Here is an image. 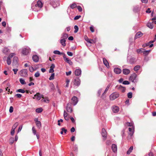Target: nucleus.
I'll return each instance as SVG.
<instances>
[{
  "label": "nucleus",
  "instance_id": "nucleus-23",
  "mask_svg": "<svg viewBox=\"0 0 156 156\" xmlns=\"http://www.w3.org/2000/svg\"><path fill=\"white\" fill-rule=\"evenodd\" d=\"M103 62L104 65L107 67L109 68V64L107 60L105 58H103Z\"/></svg>",
  "mask_w": 156,
  "mask_h": 156
},
{
  "label": "nucleus",
  "instance_id": "nucleus-17",
  "mask_svg": "<svg viewBox=\"0 0 156 156\" xmlns=\"http://www.w3.org/2000/svg\"><path fill=\"white\" fill-rule=\"evenodd\" d=\"M111 86V84H109L108 85L104 93L102 94V95L101 98H102V99H104L105 98V97L104 96V94H105L106 93L108 90L109 89V87H110Z\"/></svg>",
  "mask_w": 156,
  "mask_h": 156
},
{
  "label": "nucleus",
  "instance_id": "nucleus-35",
  "mask_svg": "<svg viewBox=\"0 0 156 156\" xmlns=\"http://www.w3.org/2000/svg\"><path fill=\"white\" fill-rule=\"evenodd\" d=\"M150 50H147V51H143V54L145 56L147 55L149 53Z\"/></svg>",
  "mask_w": 156,
  "mask_h": 156
},
{
  "label": "nucleus",
  "instance_id": "nucleus-58",
  "mask_svg": "<svg viewBox=\"0 0 156 156\" xmlns=\"http://www.w3.org/2000/svg\"><path fill=\"white\" fill-rule=\"evenodd\" d=\"M71 73L72 72L71 71H69L68 72H66V74L67 76H68L71 75Z\"/></svg>",
  "mask_w": 156,
  "mask_h": 156
},
{
  "label": "nucleus",
  "instance_id": "nucleus-49",
  "mask_svg": "<svg viewBox=\"0 0 156 156\" xmlns=\"http://www.w3.org/2000/svg\"><path fill=\"white\" fill-rule=\"evenodd\" d=\"M101 91H102L101 89H100L99 90H98V96H99L100 95Z\"/></svg>",
  "mask_w": 156,
  "mask_h": 156
},
{
  "label": "nucleus",
  "instance_id": "nucleus-7",
  "mask_svg": "<svg viewBox=\"0 0 156 156\" xmlns=\"http://www.w3.org/2000/svg\"><path fill=\"white\" fill-rule=\"evenodd\" d=\"M41 98H44V95L41 94L39 93H37L34 95V97H33V99H36L37 100H40Z\"/></svg>",
  "mask_w": 156,
  "mask_h": 156
},
{
  "label": "nucleus",
  "instance_id": "nucleus-51",
  "mask_svg": "<svg viewBox=\"0 0 156 156\" xmlns=\"http://www.w3.org/2000/svg\"><path fill=\"white\" fill-rule=\"evenodd\" d=\"M77 8L79 12H81L82 11V9L81 7L80 6H78L77 7Z\"/></svg>",
  "mask_w": 156,
  "mask_h": 156
},
{
  "label": "nucleus",
  "instance_id": "nucleus-50",
  "mask_svg": "<svg viewBox=\"0 0 156 156\" xmlns=\"http://www.w3.org/2000/svg\"><path fill=\"white\" fill-rule=\"evenodd\" d=\"M94 41L92 39H89L88 41H87V42L90 43V45H91V44L93 42H94Z\"/></svg>",
  "mask_w": 156,
  "mask_h": 156
},
{
  "label": "nucleus",
  "instance_id": "nucleus-39",
  "mask_svg": "<svg viewBox=\"0 0 156 156\" xmlns=\"http://www.w3.org/2000/svg\"><path fill=\"white\" fill-rule=\"evenodd\" d=\"M55 76V74L54 73H52L51 74V76L49 78V80H53L54 79V77Z\"/></svg>",
  "mask_w": 156,
  "mask_h": 156
},
{
  "label": "nucleus",
  "instance_id": "nucleus-28",
  "mask_svg": "<svg viewBox=\"0 0 156 156\" xmlns=\"http://www.w3.org/2000/svg\"><path fill=\"white\" fill-rule=\"evenodd\" d=\"M18 60V58L17 57H14L13 59V63L16 64L17 63Z\"/></svg>",
  "mask_w": 156,
  "mask_h": 156
},
{
  "label": "nucleus",
  "instance_id": "nucleus-11",
  "mask_svg": "<svg viewBox=\"0 0 156 156\" xmlns=\"http://www.w3.org/2000/svg\"><path fill=\"white\" fill-rule=\"evenodd\" d=\"M112 112L115 113L118 112L119 111V108L118 106L116 105H113L112 107Z\"/></svg>",
  "mask_w": 156,
  "mask_h": 156
},
{
  "label": "nucleus",
  "instance_id": "nucleus-4",
  "mask_svg": "<svg viewBox=\"0 0 156 156\" xmlns=\"http://www.w3.org/2000/svg\"><path fill=\"white\" fill-rule=\"evenodd\" d=\"M15 53H11L8 56L7 60V63L8 65L11 64L12 62V58L15 55Z\"/></svg>",
  "mask_w": 156,
  "mask_h": 156
},
{
  "label": "nucleus",
  "instance_id": "nucleus-18",
  "mask_svg": "<svg viewBox=\"0 0 156 156\" xmlns=\"http://www.w3.org/2000/svg\"><path fill=\"white\" fill-rule=\"evenodd\" d=\"M114 72L116 74H120L122 72V70L119 68H115L114 69Z\"/></svg>",
  "mask_w": 156,
  "mask_h": 156
},
{
  "label": "nucleus",
  "instance_id": "nucleus-19",
  "mask_svg": "<svg viewBox=\"0 0 156 156\" xmlns=\"http://www.w3.org/2000/svg\"><path fill=\"white\" fill-rule=\"evenodd\" d=\"M143 35V34L141 32H138L135 35L134 38L135 39H136L142 36Z\"/></svg>",
  "mask_w": 156,
  "mask_h": 156
},
{
  "label": "nucleus",
  "instance_id": "nucleus-2",
  "mask_svg": "<svg viewBox=\"0 0 156 156\" xmlns=\"http://www.w3.org/2000/svg\"><path fill=\"white\" fill-rule=\"evenodd\" d=\"M119 96V93L115 92L109 96L110 99L111 101H113L117 98Z\"/></svg>",
  "mask_w": 156,
  "mask_h": 156
},
{
  "label": "nucleus",
  "instance_id": "nucleus-63",
  "mask_svg": "<svg viewBox=\"0 0 156 156\" xmlns=\"http://www.w3.org/2000/svg\"><path fill=\"white\" fill-rule=\"evenodd\" d=\"M138 7H135L133 9V11L135 12H137L138 10Z\"/></svg>",
  "mask_w": 156,
  "mask_h": 156
},
{
  "label": "nucleus",
  "instance_id": "nucleus-61",
  "mask_svg": "<svg viewBox=\"0 0 156 156\" xmlns=\"http://www.w3.org/2000/svg\"><path fill=\"white\" fill-rule=\"evenodd\" d=\"M55 67V65L54 64H52L51 65V66L50 67V69H53Z\"/></svg>",
  "mask_w": 156,
  "mask_h": 156
},
{
  "label": "nucleus",
  "instance_id": "nucleus-5",
  "mask_svg": "<svg viewBox=\"0 0 156 156\" xmlns=\"http://www.w3.org/2000/svg\"><path fill=\"white\" fill-rule=\"evenodd\" d=\"M137 75L135 73H133L131 75L130 78L129 80L133 83H136L137 81V79H136Z\"/></svg>",
  "mask_w": 156,
  "mask_h": 156
},
{
  "label": "nucleus",
  "instance_id": "nucleus-55",
  "mask_svg": "<svg viewBox=\"0 0 156 156\" xmlns=\"http://www.w3.org/2000/svg\"><path fill=\"white\" fill-rule=\"evenodd\" d=\"M61 130H62L63 132H64L65 133H66L67 131V129H65L64 128H62L61 129Z\"/></svg>",
  "mask_w": 156,
  "mask_h": 156
},
{
  "label": "nucleus",
  "instance_id": "nucleus-37",
  "mask_svg": "<svg viewBox=\"0 0 156 156\" xmlns=\"http://www.w3.org/2000/svg\"><path fill=\"white\" fill-rule=\"evenodd\" d=\"M140 67L139 65H136L134 67V70L136 71H138L140 69Z\"/></svg>",
  "mask_w": 156,
  "mask_h": 156
},
{
  "label": "nucleus",
  "instance_id": "nucleus-41",
  "mask_svg": "<svg viewBox=\"0 0 156 156\" xmlns=\"http://www.w3.org/2000/svg\"><path fill=\"white\" fill-rule=\"evenodd\" d=\"M18 125V122H16L15 123L14 125L12 127V129H15L16 128L17 126Z\"/></svg>",
  "mask_w": 156,
  "mask_h": 156
},
{
  "label": "nucleus",
  "instance_id": "nucleus-64",
  "mask_svg": "<svg viewBox=\"0 0 156 156\" xmlns=\"http://www.w3.org/2000/svg\"><path fill=\"white\" fill-rule=\"evenodd\" d=\"M29 70L31 72H33L34 70L33 68L32 67H30L29 68Z\"/></svg>",
  "mask_w": 156,
  "mask_h": 156
},
{
  "label": "nucleus",
  "instance_id": "nucleus-60",
  "mask_svg": "<svg viewBox=\"0 0 156 156\" xmlns=\"http://www.w3.org/2000/svg\"><path fill=\"white\" fill-rule=\"evenodd\" d=\"M15 96L18 98H20L22 97V95L19 94H16Z\"/></svg>",
  "mask_w": 156,
  "mask_h": 156
},
{
  "label": "nucleus",
  "instance_id": "nucleus-15",
  "mask_svg": "<svg viewBox=\"0 0 156 156\" xmlns=\"http://www.w3.org/2000/svg\"><path fill=\"white\" fill-rule=\"evenodd\" d=\"M72 103L74 105H75L78 102V99L75 96L73 97L71 99Z\"/></svg>",
  "mask_w": 156,
  "mask_h": 156
},
{
  "label": "nucleus",
  "instance_id": "nucleus-24",
  "mask_svg": "<svg viewBox=\"0 0 156 156\" xmlns=\"http://www.w3.org/2000/svg\"><path fill=\"white\" fill-rule=\"evenodd\" d=\"M112 151L114 152H115L117 151V145L115 144H113L112 145Z\"/></svg>",
  "mask_w": 156,
  "mask_h": 156
},
{
  "label": "nucleus",
  "instance_id": "nucleus-30",
  "mask_svg": "<svg viewBox=\"0 0 156 156\" xmlns=\"http://www.w3.org/2000/svg\"><path fill=\"white\" fill-rule=\"evenodd\" d=\"M54 54L57 55H61L63 54V53L60 52L59 51L55 50L53 51Z\"/></svg>",
  "mask_w": 156,
  "mask_h": 156
},
{
  "label": "nucleus",
  "instance_id": "nucleus-44",
  "mask_svg": "<svg viewBox=\"0 0 156 156\" xmlns=\"http://www.w3.org/2000/svg\"><path fill=\"white\" fill-rule=\"evenodd\" d=\"M32 131L33 132V133L34 135L36 134V131L34 127H33L32 128Z\"/></svg>",
  "mask_w": 156,
  "mask_h": 156
},
{
  "label": "nucleus",
  "instance_id": "nucleus-48",
  "mask_svg": "<svg viewBox=\"0 0 156 156\" xmlns=\"http://www.w3.org/2000/svg\"><path fill=\"white\" fill-rule=\"evenodd\" d=\"M149 43H145V44H143L142 45V47L143 48H145V47L149 46Z\"/></svg>",
  "mask_w": 156,
  "mask_h": 156
},
{
  "label": "nucleus",
  "instance_id": "nucleus-43",
  "mask_svg": "<svg viewBox=\"0 0 156 156\" xmlns=\"http://www.w3.org/2000/svg\"><path fill=\"white\" fill-rule=\"evenodd\" d=\"M77 6L76 4L75 3H73L70 5V7L71 9H73L76 8Z\"/></svg>",
  "mask_w": 156,
  "mask_h": 156
},
{
  "label": "nucleus",
  "instance_id": "nucleus-6",
  "mask_svg": "<svg viewBox=\"0 0 156 156\" xmlns=\"http://www.w3.org/2000/svg\"><path fill=\"white\" fill-rule=\"evenodd\" d=\"M136 62V58L134 57H128L127 58V62L130 64H133Z\"/></svg>",
  "mask_w": 156,
  "mask_h": 156
},
{
  "label": "nucleus",
  "instance_id": "nucleus-10",
  "mask_svg": "<svg viewBox=\"0 0 156 156\" xmlns=\"http://www.w3.org/2000/svg\"><path fill=\"white\" fill-rule=\"evenodd\" d=\"M34 121L35 122L36 125L37 127L40 129L41 128V122L40 121H38V118H35L34 119Z\"/></svg>",
  "mask_w": 156,
  "mask_h": 156
},
{
  "label": "nucleus",
  "instance_id": "nucleus-21",
  "mask_svg": "<svg viewBox=\"0 0 156 156\" xmlns=\"http://www.w3.org/2000/svg\"><path fill=\"white\" fill-rule=\"evenodd\" d=\"M66 109L68 112L71 113L73 111V110L71 108V106L69 104H68L67 106L66 107Z\"/></svg>",
  "mask_w": 156,
  "mask_h": 156
},
{
  "label": "nucleus",
  "instance_id": "nucleus-59",
  "mask_svg": "<svg viewBox=\"0 0 156 156\" xmlns=\"http://www.w3.org/2000/svg\"><path fill=\"white\" fill-rule=\"evenodd\" d=\"M68 113L66 112V111H64V115H63L64 117H65V116H66V117L68 116Z\"/></svg>",
  "mask_w": 156,
  "mask_h": 156
},
{
  "label": "nucleus",
  "instance_id": "nucleus-14",
  "mask_svg": "<svg viewBox=\"0 0 156 156\" xmlns=\"http://www.w3.org/2000/svg\"><path fill=\"white\" fill-rule=\"evenodd\" d=\"M116 87L117 88L122 92H124L125 91L126 88L125 87H122L121 85H117L116 86Z\"/></svg>",
  "mask_w": 156,
  "mask_h": 156
},
{
  "label": "nucleus",
  "instance_id": "nucleus-27",
  "mask_svg": "<svg viewBox=\"0 0 156 156\" xmlns=\"http://www.w3.org/2000/svg\"><path fill=\"white\" fill-rule=\"evenodd\" d=\"M65 61L70 65H72L73 64V62L72 61L68 58H66Z\"/></svg>",
  "mask_w": 156,
  "mask_h": 156
},
{
  "label": "nucleus",
  "instance_id": "nucleus-52",
  "mask_svg": "<svg viewBox=\"0 0 156 156\" xmlns=\"http://www.w3.org/2000/svg\"><path fill=\"white\" fill-rule=\"evenodd\" d=\"M13 108L12 106H10L9 109V112L10 113H12L13 112Z\"/></svg>",
  "mask_w": 156,
  "mask_h": 156
},
{
  "label": "nucleus",
  "instance_id": "nucleus-16",
  "mask_svg": "<svg viewBox=\"0 0 156 156\" xmlns=\"http://www.w3.org/2000/svg\"><path fill=\"white\" fill-rule=\"evenodd\" d=\"M75 74L76 76H79L81 74V70L80 69H76L75 71Z\"/></svg>",
  "mask_w": 156,
  "mask_h": 156
},
{
  "label": "nucleus",
  "instance_id": "nucleus-46",
  "mask_svg": "<svg viewBox=\"0 0 156 156\" xmlns=\"http://www.w3.org/2000/svg\"><path fill=\"white\" fill-rule=\"evenodd\" d=\"M122 84L124 85H128L129 84V82L128 81L125 80L123 81Z\"/></svg>",
  "mask_w": 156,
  "mask_h": 156
},
{
  "label": "nucleus",
  "instance_id": "nucleus-1",
  "mask_svg": "<svg viewBox=\"0 0 156 156\" xmlns=\"http://www.w3.org/2000/svg\"><path fill=\"white\" fill-rule=\"evenodd\" d=\"M43 6L42 2L40 1H38L36 4L32 3L31 9L35 11H37Z\"/></svg>",
  "mask_w": 156,
  "mask_h": 156
},
{
  "label": "nucleus",
  "instance_id": "nucleus-3",
  "mask_svg": "<svg viewBox=\"0 0 156 156\" xmlns=\"http://www.w3.org/2000/svg\"><path fill=\"white\" fill-rule=\"evenodd\" d=\"M30 52V49L28 47L26 46L22 49V53L24 55H27Z\"/></svg>",
  "mask_w": 156,
  "mask_h": 156
},
{
  "label": "nucleus",
  "instance_id": "nucleus-40",
  "mask_svg": "<svg viewBox=\"0 0 156 156\" xmlns=\"http://www.w3.org/2000/svg\"><path fill=\"white\" fill-rule=\"evenodd\" d=\"M16 92H19L24 93L25 92V91L22 89H19L17 90Z\"/></svg>",
  "mask_w": 156,
  "mask_h": 156
},
{
  "label": "nucleus",
  "instance_id": "nucleus-33",
  "mask_svg": "<svg viewBox=\"0 0 156 156\" xmlns=\"http://www.w3.org/2000/svg\"><path fill=\"white\" fill-rule=\"evenodd\" d=\"M133 146H131L129 148V150L127 152V154H129L130 153L132 152V150L133 149Z\"/></svg>",
  "mask_w": 156,
  "mask_h": 156
},
{
  "label": "nucleus",
  "instance_id": "nucleus-54",
  "mask_svg": "<svg viewBox=\"0 0 156 156\" xmlns=\"http://www.w3.org/2000/svg\"><path fill=\"white\" fill-rule=\"evenodd\" d=\"M81 17V16L79 15V16H76L74 18V20H78V19H79L80 17Z\"/></svg>",
  "mask_w": 156,
  "mask_h": 156
},
{
  "label": "nucleus",
  "instance_id": "nucleus-34",
  "mask_svg": "<svg viewBox=\"0 0 156 156\" xmlns=\"http://www.w3.org/2000/svg\"><path fill=\"white\" fill-rule=\"evenodd\" d=\"M20 81L22 85L25 84L26 83L24 80L22 78L20 79Z\"/></svg>",
  "mask_w": 156,
  "mask_h": 156
},
{
  "label": "nucleus",
  "instance_id": "nucleus-47",
  "mask_svg": "<svg viewBox=\"0 0 156 156\" xmlns=\"http://www.w3.org/2000/svg\"><path fill=\"white\" fill-rule=\"evenodd\" d=\"M66 87H67L69 86V80L68 79L66 80Z\"/></svg>",
  "mask_w": 156,
  "mask_h": 156
},
{
  "label": "nucleus",
  "instance_id": "nucleus-8",
  "mask_svg": "<svg viewBox=\"0 0 156 156\" xmlns=\"http://www.w3.org/2000/svg\"><path fill=\"white\" fill-rule=\"evenodd\" d=\"M134 126H133L132 127L129 128V133L128 138L130 139L131 137L133 135L134 132Z\"/></svg>",
  "mask_w": 156,
  "mask_h": 156
},
{
  "label": "nucleus",
  "instance_id": "nucleus-26",
  "mask_svg": "<svg viewBox=\"0 0 156 156\" xmlns=\"http://www.w3.org/2000/svg\"><path fill=\"white\" fill-rule=\"evenodd\" d=\"M65 42L66 40L65 39H62L60 41V43L63 46H65L66 45Z\"/></svg>",
  "mask_w": 156,
  "mask_h": 156
},
{
  "label": "nucleus",
  "instance_id": "nucleus-36",
  "mask_svg": "<svg viewBox=\"0 0 156 156\" xmlns=\"http://www.w3.org/2000/svg\"><path fill=\"white\" fill-rule=\"evenodd\" d=\"M68 35L67 34L64 33L63 34L62 38H63V39H66L68 37Z\"/></svg>",
  "mask_w": 156,
  "mask_h": 156
},
{
  "label": "nucleus",
  "instance_id": "nucleus-12",
  "mask_svg": "<svg viewBox=\"0 0 156 156\" xmlns=\"http://www.w3.org/2000/svg\"><path fill=\"white\" fill-rule=\"evenodd\" d=\"M101 134L102 136L105 138L104 140H105L107 137V133L105 129L104 128L102 129Z\"/></svg>",
  "mask_w": 156,
  "mask_h": 156
},
{
  "label": "nucleus",
  "instance_id": "nucleus-32",
  "mask_svg": "<svg viewBox=\"0 0 156 156\" xmlns=\"http://www.w3.org/2000/svg\"><path fill=\"white\" fill-rule=\"evenodd\" d=\"M144 50L143 48L138 49L136 50V52L138 54H141L143 52V50Z\"/></svg>",
  "mask_w": 156,
  "mask_h": 156
},
{
  "label": "nucleus",
  "instance_id": "nucleus-53",
  "mask_svg": "<svg viewBox=\"0 0 156 156\" xmlns=\"http://www.w3.org/2000/svg\"><path fill=\"white\" fill-rule=\"evenodd\" d=\"M15 133V129H13L12 128L11 131V134L12 135H13Z\"/></svg>",
  "mask_w": 156,
  "mask_h": 156
},
{
  "label": "nucleus",
  "instance_id": "nucleus-20",
  "mask_svg": "<svg viewBox=\"0 0 156 156\" xmlns=\"http://www.w3.org/2000/svg\"><path fill=\"white\" fill-rule=\"evenodd\" d=\"M123 73L126 75L129 74L130 73V70L127 69H124L122 70Z\"/></svg>",
  "mask_w": 156,
  "mask_h": 156
},
{
  "label": "nucleus",
  "instance_id": "nucleus-29",
  "mask_svg": "<svg viewBox=\"0 0 156 156\" xmlns=\"http://www.w3.org/2000/svg\"><path fill=\"white\" fill-rule=\"evenodd\" d=\"M147 26L148 27L150 28V29H152L153 28V27H154L153 25L151 23H148L147 24Z\"/></svg>",
  "mask_w": 156,
  "mask_h": 156
},
{
  "label": "nucleus",
  "instance_id": "nucleus-9",
  "mask_svg": "<svg viewBox=\"0 0 156 156\" xmlns=\"http://www.w3.org/2000/svg\"><path fill=\"white\" fill-rule=\"evenodd\" d=\"M20 74L21 76L26 77L27 76V70L26 69H23L21 70Z\"/></svg>",
  "mask_w": 156,
  "mask_h": 156
},
{
  "label": "nucleus",
  "instance_id": "nucleus-42",
  "mask_svg": "<svg viewBox=\"0 0 156 156\" xmlns=\"http://www.w3.org/2000/svg\"><path fill=\"white\" fill-rule=\"evenodd\" d=\"M127 96L128 98H131L132 97V92H129L127 94Z\"/></svg>",
  "mask_w": 156,
  "mask_h": 156
},
{
  "label": "nucleus",
  "instance_id": "nucleus-57",
  "mask_svg": "<svg viewBox=\"0 0 156 156\" xmlns=\"http://www.w3.org/2000/svg\"><path fill=\"white\" fill-rule=\"evenodd\" d=\"M12 70L14 72V74H16L17 73V71H18V69H12Z\"/></svg>",
  "mask_w": 156,
  "mask_h": 156
},
{
  "label": "nucleus",
  "instance_id": "nucleus-62",
  "mask_svg": "<svg viewBox=\"0 0 156 156\" xmlns=\"http://www.w3.org/2000/svg\"><path fill=\"white\" fill-rule=\"evenodd\" d=\"M90 30L92 32H93L94 31V28L92 26H91L90 27Z\"/></svg>",
  "mask_w": 156,
  "mask_h": 156
},
{
  "label": "nucleus",
  "instance_id": "nucleus-25",
  "mask_svg": "<svg viewBox=\"0 0 156 156\" xmlns=\"http://www.w3.org/2000/svg\"><path fill=\"white\" fill-rule=\"evenodd\" d=\"M3 52L5 54H7L10 51L9 48H4L3 51Z\"/></svg>",
  "mask_w": 156,
  "mask_h": 156
},
{
  "label": "nucleus",
  "instance_id": "nucleus-56",
  "mask_svg": "<svg viewBox=\"0 0 156 156\" xmlns=\"http://www.w3.org/2000/svg\"><path fill=\"white\" fill-rule=\"evenodd\" d=\"M67 55L70 56H72L73 55V54L72 52H71L68 51L67 52Z\"/></svg>",
  "mask_w": 156,
  "mask_h": 156
},
{
  "label": "nucleus",
  "instance_id": "nucleus-38",
  "mask_svg": "<svg viewBox=\"0 0 156 156\" xmlns=\"http://www.w3.org/2000/svg\"><path fill=\"white\" fill-rule=\"evenodd\" d=\"M74 28L75 29V30L74 31V32L75 33H77L78 32V29H79V28H78V26L77 25H75L74 26Z\"/></svg>",
  "mask_w": 156,
  "mask_h": 156
},
{
  "label": "nucleus",
  "instance_id": "nucleus-31",
  "mask_svg": "<svg viewBox=\"0 0 156 156\" xmlns=\"http://www.w3.org/2000/svg\"><path fill=\"white\" fill-rule=\"evenodd\" d=\"M43 109L41 108H37L36 110V112L38 113H41Z\"/></svg>",
  "mask_w": 156,
  "mask_h": 156
},
{
  "label": "nucleus",
  "instance_id": "nucleus-45",
  "mask_svg": "<svg viewBox=\"0 0 156 156\" xmlns=\"http://www.w3.org/2000/svg\"><path fill=\"white\" fill-rule=\"evenodd\" d=\"M40 76V74L39 72L36 73L34 74V76L36 77H37Z\"/></svg>",
  "mask_w": 156,
  "mask_h": 156
},
{
  "label": "nucleus",
  "instance_id": "nucleus-13",
  "mask_svg": "<svg viewBox=\"0 0 156 156\" xmlns=\"http://www.w3.org/2000/svg\"><path fill=\"white\" fill-rule=\"evenodd\" d=\"M73 83L75 85L79 86L80 83V79L77 78L74 80Z\"/></svg>",
  "mask_w": 156,
  "mask_h": 156
},
{
  "label": "nucleus",
  "instance_id": "nucleus-22",
  "mask_svg": "<svg viewBox=\"0 0 156 156\" xmlns=\"http://www.w3.org/2000/svg\"><path fill=\"white\" fill-rule=\"evenodd\" d=\"M32 59L35 62H37L39 61L38 57L36 55H34L33 56Z\"/></svg>",
  "mask_w": 156,
  "mask_h": 156
}]
</instances>
